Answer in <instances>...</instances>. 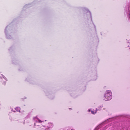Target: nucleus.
<instances>
[{"mask_svg":"<svg viewBox=\"0 0 130 130\" xmlns=\"http://www.w3.org/2000/svg\"><path fill=\"white\" fill-rule=\"evenodd\" d=\"M105 98L104 100L107 101L110 100L112 98V93L111 91L110 90L106 91L104 94Z\"/></svg>","mask_w":130,"mask_h":130,"instance_id":"f257e3e1","label":"nucleus"},{"mask_svg":"<svg viewBox=\"0 0 130 130\" xmlns=\"http://www.w3.org/2000/svg\"><path fill=\"white\" fill-rule=\"evenodd\" d=\"M47 126L49 128L52 127H53V124L51 123H48Z\"/></svg>","mask_w":130,"mask_h":130,"instance_id":"f03ea898","label":"nucleus"},{"mask_svg":"<svg viewBox=\"0 0 130 130\" xmlns=\"http://www.w3.org/2000/svg\"><path fill=\"white\" fill-rule=\"evenodd\" d=\"M15 109L17 111H20V108L19 107H17Z\"/></svg>","mask_w":130,"mask_h":130,"instance_id":"7ed1b4c3","label":"nucleus"},{"mask_svg":"<svg viewBox=\"0 0 130 130\" xmlns=\"http://www.w3.org/2000/svg\"><path fill=\"white\" fill-rule=\"evenodd\" d=\"M2 84L4 86H5L6 84V82L5 81L4 82L2 83Z\"/></svg>","mask_w":130,"mask_h":130,"instance_id":"20e7f679","label":"nucleus"},{"mask_svg":"<svg viewBox=\"0 0 130 130\" xmlns=\"http://www.w3.org/2000/svg\"><path fill=\"white\" fill-rule=\"evenodd\" d=\"M96 111H92V110L91 111V112L92 113V114H94L96 113Z\"/></svg>","mask_w":130,"mask_h":130,"instance_id":"39448f33","label":"nucleus"},{"mask_svg":"<svg viewBox=\"0 0 130 130\" xmlns=\"http://www.w3.org/2000/svg\"><path fill=\"white\" fill-rule=\"evenodd\" d=\"M39 122H42V121H40H40H39Z\"/></svg>","mask_w":130,"mask_h":130,"instance_id":"423d86ee","label":"nucleus"}]
</instances>
